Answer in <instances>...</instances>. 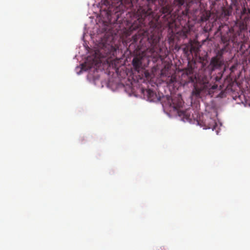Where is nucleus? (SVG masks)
Segmentation results:
<instances>
[{
	"mask_svg": "<svg viewBox=\"0 0 250 250\" xmlns=\"http://www.w3.org/2000/svg\"><path fill=\"white\" fill-rule=\"evenodd\" d=\"M167 100L169 105L176 110H178L182 106L183 102L180 97L177 98H170L168 97H167Z\"/></svg>",
	"mask_w": 250,
	"mask_h": 250,
	"instance_id": "obj_6",
	"label": "nucleus"
},
{
	"mask_svg": "<svg viewBox=\"0 0 250 250\" xmlns=\"http://www.w3.org/2000/svg\"><path fill=\"white\" fill-rule=\"evenodd\" d=\"M104 50L106 53L107 56H115L116 54L117 50L118 47L116 45H113L112 44L104 45Z\"/></svg>",
	"mask_w": 250,
	"mask_h": 250,
	"instance_id": "obj_8",
	"label": "nucleus"
},
{
	"mask_svg": "<svg viewBox=\"0 0 250 250\" xmlns=\"http://www.w3.org/2000/svg\"><path fill=\"white\" fill-rule=\"evenodd\" d=\"M133 38H134V40L135 41L136 38H135L134 36L133 37Z\"/></svg>",
	"mask_w": 250,
	"mask_h": 250,
	"instance_id": "obj_17",
	"label": "nucleus"
},
{
	"mask_svg": "<svg viewBox=\"0 0 250 250\" xmlns=\"http://www.w3.org/2000/svg\"><path fill=\"white\" fill-rule=\"evenodd\" d=\"M183 79H186L185 83H197L194 85V90L193 91V94L198 97L200 96L202 91L207 90L209 88V83L207 77L203 79L201 81L200 77H197L196 73L194 72L192 68L187 69L182 75Z\"/></svg>",
	"mask_w": 250,
	"mask_h": 250,
	"instance_id": "obj_2",
	"label": "nucleus"
},
{
	"mask_svg": "<svg viewBox=\"0 0 250 250\" xmlns=\"http://www.w3.org/2000/svg\"><path fill=\"white\" fill-rule=\"evenodd\" d=\"M145 2L144 5L139 6L136 11L138 20L141 24L146 23V21L147 19L149 22L152 21L155 14L154 11L156 9L158 3L161 7L160 12L165 15L164 18L167 19V24L169 28L172 26L174 22L171 15L173 8L168 0H146Z\"/></svg>",
	"mask_w": 250,
	"mask_h": 250,
	"instance_id": "obj_1",
	"label": "nucleus"
},
{
	"mask_svg": "<svg viewBox=\"0 0 250 250\" xmlns=\"http://www.w3.org/2000/svg\"><path fill=\"white\" fill-rule=\"evenodd\" d=\"M82 69H84V64H82Z\"/></svg>",
	"mask_w": 250,
	"mask_h": 250,
	"instance_id": "obj_16",
	"label": "nucleus"
},
{
	"mask_svg": "<svg viewBox=\"0 0 250 250\" xmlns=\"http://www.w3.org/2000/svg\"><path fill=\"white\" fill-rule=\"evenodd\" d=\"M148 100L152 102H157L161 101L160 96H158L156 93L151 89H148L146 91Z\"/></svg>",
	"mask_w": 250,
	"mask_h": 250,
	"instance_id": "obj_9",
	"label": "nucleus"
},
{
	"mask_svg": "<svg viewBox=\"0 0 250 250\" xmlns=\"http://www.w3.org/2000/svg\"><path fill=\"white\" fill-rule=\"evenodd\" d=\"M104 4L108 6L110 14L114 13L118 19L121 12L125 9L133 10V5L132 0H105Z\"/></svg>",
	"mask_w": 250,
	"mask_h": 250,
	"instance_id": "obj_3",
	"label": "nucleus"
},
{
	"mask_svg": "<svg viewBox=\"0 0 250 250\" xmlns=\"http://www.w3.org/2000/svg\"><path fill=\"white\" fill-rule=\"evenodd\" d=\"M198 123L205 129H212V130H214L217 126L215 121L209 117H207L205 121H198Z\"/></svg>",
	"mask_w": 250,
	"mask_h": 250,
	"instance_id": "obj_5",
	"label": "nucleus"
},
{
	"mask_svg": "<svg viewBox=\"0 0 250 250\" xmlns=\"http://www.w3.org/2000/svg\"><path fill=\"white\" fill-rule=\"evenodd\" d=\"M209 88H208V89H215L217 87V85H211V84L209 83Z\"/></svg>",
	"mask_w": 250,
	"mask_h": 250,
	"instance_id": "obj_15",
	"label": "nucleus"
},
{
	"mask_svg": "<svg viewBox=\"0 0 250 250\" xmlns=\"http://www.w3.org/2000/svg\"><path fill=\"white\" fill-rule=\"evenodd\" d=\"M185 3V0H174L173 3L179 7H181Z\"/></svg>",
	"mask_w": 250,
	"mask_h": 250,
	"instance_id": "obj_13",
	"label": "nucleus"
},
{
	"mask_svg": "<svg viewBox=\"0 0 250 250\" xmlns=\"http://www.w3.org/2000/svg\"><path fill=\"white\" fill-rule=\"evenodd\" d=\"M226 47L225 46L217 52L216 55V56H215V57L218 58V59H220L221 60H224L223 55H224L225 52H226Z\"/></svg>",
	"mask_w": 250,
	"mask_h": 250,
	"instance_id": "obj_12",
	"label": "nucleus"
},
{
	"mask_svg": "<svg viewBox=\"0 0 250 250\" xmlns=\"http://www.w3.org/2000/svg\"><path fill=\"white\" fill-rule=\"evenodd\" d=\"M244 17L246 20H248L250 18V8H246L244 6L241 11V18Z\"/></svg>",
	"mask_w": 250,
	"mask_h": 250,
	"instance_id": "obj_10",
	"label": "nucleus"
},
{
	"mask_svg": "<svg viewBox=\"0 0 250 250\" xmlns=\"http://www.w3.org/2000/svg\"><path fill=\"white\" fill-rule=\"evenodd\" d=\"M132 64L135 67V69L138 70L141 67L142 65L141 60L139 58L135 57L133 58L132 60Z\"/></svg>",
	"mask_w": 250,
	"mask_h": 250,
	"instance_id": "obj_11",
	"label": "nucleus"
},
{
	"mask_svg": "<svg viewBox=\"0 0 250 250\" xmlns=\"http://www.w3.org/2000/svg\"><path fill=\"white\" fill-rule=\"evenodd\" d=\"M180 116L183 115L184 117H185L187 120H190L191 118L190 117V115H188V113L187 111H182L181 114H179Z\"/></svg>",
	"mask_w": 250,
	"mask_h": 250,
	"instance_id": "obj_14",
	"label": "nucleus"
},
{
	"mask_svg": "<svg viewBox=\"0 0 250 250\" xmlns=\"http://www.w3.org/2000/svg\"><path fill=\"white\" fill-rule=\"evenodd\" d=\"M182 49L186 56L189 57L190 55L193 53L195 56H197L199 51V47L197 43L190 41L189 43L184 44L182 46Z\"/></svg>",
	"mask_w": 250,
	"mask_h": 250,
	"instance_id": "obj_4",
	"label": "nucleus"
},
{
	"mask_svg": "<svg viewBox=\"0 0 250 250\" xmlns=\"http://www.w3.org/2000/svg\"><path fill=\"white\" fill-rule=\"evenodd\" d=\"M224 63V60L217 58L215 57L211 58L210 62V66L212 70L220 68Z\"/></svg>",
	"mask_w": 250,
	"mask_h": 250,
	"instance_id": "obj_7",
	"label": "nucleus"
}]
</instances>
